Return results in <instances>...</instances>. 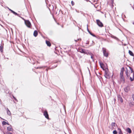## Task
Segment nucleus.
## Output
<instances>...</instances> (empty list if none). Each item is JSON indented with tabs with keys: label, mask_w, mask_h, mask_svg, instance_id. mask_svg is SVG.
<instances>
[{
	"label": "nucleus",
	"mask_w": 134,
	"mask_h": 134,
	"mask_svg": "<svg viewBox=\"0 0 134 134\" xmlns=\"http://www.w3.org/2000/svg\"><path fill=\"white\" fill-rule=\"evenodd\" d=\"M7 8L8 9H9V10L11 12H12V11H13V10L12 9H10V8H9L8 7H7Z\"/></svg>",
	"instance_id": "c9c22d12"
},
{
	"label": "nucleus",
	"mask_w": 134,
	"mask_h": 134,
	"mask_svg": "<svg viewBox=\"0 0 134 134\" xmlns=\"http://www.w3.org/2000/svg\"><path fill=\"white\" fill-rule=\"evenodd\" d=\"M48 68H47V69H46V71H47H47H48Z\"/></svg>",
	"instance_id": "79ce46f5"
},
{
	"label": "nucleus",
	"mask_w": 134,
	"mask_h": 134,
	"mask_svg": "<svg viewBox=\"0 0 134 134\" xmlns=\"http://www.w3.org/2000/svg\"><path fill=\"white\" fill-rule=\"evenodd\" d=\"M43 115L46 118L48 119H49V115L47 110H46L44 111L43 112Z\"/></svg>",
	"instance_id": "7ed1b4c3"
},
{
	"label": "nucleus",
	"mask_w": 134,
	"mask_h": 134,
	"mask_svg": "<svg viewBox=\"0 0 134 134\" xmlns=\"http://www.w3.org/2000/svg\"><path fill=\"white\" fill-rule=\"evenodd\" d=\"M133 24L134 25V22L133 23Z\"/></svg>",
	"instance_id": "13d9d810"
},
{
	"label": "nucleus",
	"mask_w": 134,
	"mask_h": 134,
	"mask_svg": "<svg viewBox=\"0 0 134 134\" xmlns=\"http://www.w3.org/2000/svg\"><path fill=\"white\" fill-rule=\"evenodd\" d=\"M129 53L130 55L132 56H134V54L131 51L129 50Z\"/></svg>",
	"instance_id": "aec40b11"
},
{
	"label": "nucleus",
	"mask_w": 134,
	"mask_h": 134,
	"mask_svg": "<svg viewBox=\"0 0 134 134\" xmlns=\"http://www.w3.org/2000/svg\"><path fill=\"white\" fill-rule=\"evenodd\" d=\"M104 70L105 71V74L104 76L105 78H108V77L109 76V75L108 74V69L107 68H106L104 69Z\"/></svg>",
	"instance_id": "423d86ee"
},
{
	"label": "nucleus",
	"mask_w": 134,
	"mask_h": 134,
	"mask_svg": "<svg viewBox=\"0 0 134 134\" xmlns=\"http://www.w3.org/2000/svg\"><path fill=\"white\" fill-rule=\"evenodd\" d=\"M118 130H119V131L118 132V133H121L122 132V131L121 130V129L120 128H118Z\"/></svg>",
	"instance_id": "cd10ccee"
},
{
	"label": "nucleus",
	"mask_w": 134,
	"mask_h": 134,
	"mask_svg": "<svg viewBox=\"0 0 134 134\" xmlns=\"http://www.w3.org/2000/svg\"><path fill=\"white\" fill-rule=\"evenodd\" d=\"M128 67H129L130 70H131V73H132V72L133 73V72H134L133 69L130 66H128Z\"/></svg>",
	"instance_id": "393cba45"
},
{
	"label": "nucleus",
	"mask_w": 134,
	"mask_h": 134,
	"mask_svg": "<svg viewBox=\"0 0 134 134\" xmlns=\"http://www.w3.org/2000/svg\"><path fill=\"white\" fill-rule=\"evenodd\" d=\"M78 51L82 53H83L84 54L86 53V50L84 49L81 48L79 50V51Z\"/></svg>",
	"instance_id": "9d476101"
},
{
	"label": "nucleus",
	"mask_w": 134,
	"mask_h": 134,
	"mask_svg": "<svg viewBox=\"0 0 134 134\" xmlns=\"http://www.w3.org/2000/svg\"><path fill=\"white\" fill-rule=\"evenodd\" d=\"M2 40L1 43H2Z\"/></svg>",
	"instance_id": "680f3d73"
},
{
	"label": "nucleus",
	"mask_w": 134,
	"mask_h": 134,
	"mask_svg": "<svg viewBox=\"0 0 134 134\" xmlns=\"http://www.w3.org/2000/svg\"><path fill=\"white\" fill-rule=\"evenodd\" d=\"M7 130L9 131H11L13 130V129L12 128L11 126L10 125V126H8L7 127Z\"/></svg>",
	"instance_id": "f3484780"
},
{
	"label": "nucleus",
	"mask_w": 134,
	"mask_h": 134,
	"mask_svg": "<svg viewBox=\"0 0 134 134\" xmlns=\"http://www.w3.org/2000/svg\"><path fill=\"white\" fill-rule=\"evenodd\" d=\"M59 12H61L62 14H63V12L61 10H60Z\"/></svg>",
	"instance_id": "c03bdc74"
},
{
	"label": "nucleus",
	"mask_w": 134,
	"mask_h": 134,
	"mask_svg": "<svg viewBox=\"0 0 134 134\" xmlns=\"http://www.w3.org/2000/svg\"><path fill=\"white\" fill-rule=\"evenodd\" d=\"M85 0L87 2H88V1L90 2V1H89V0Z\"/></svg>",
	"instance_id": "09e8293b"
},
{
	"label": "nucleus",
	"mask_w": 134,
	"mask_h": 134,
	"mask_svg": "<svg viewBox=\"0 0 134 134\" xmlns=\"http://www.w3.org/2000/svg\"><path fill=\"white\" fill-rule=\"evenodd\" d=\"M25 23L26 26L29 28H31V24L30 21L29 20L24 19Z\"/></svg>",
	"instance_id": "f257e3e1"
},
{
	"label": "nucleus",
	"mask_w": 134,
	"mask_h": 134,
	"mask_svg": "<svg viewBox=\"0 0 134 134\" xmlns=\"http://www.w3.org/2000/svg\"><path fill=\"white\" fill-rule=\"evenodd\" d=\"M89 43V41H87V43H86V44H88Z\"/></svg>",
	"instance_id": "4c0bfd02"
},
{
	"label": "nucleus",
	"mask_w": 134,
	"mask_h": 134,
	"mask_svg": "<svg viewBox=\"0 0 134 134\" xmlns=\"http://www.w3.org/2000/svg\"><path fill=\"white\" fill-rule=\"evenodd\" d=\"M86 53H85L86 54H87V55H92L93 54L91 52H87L86 51Z\"/></svg>",
	"instance_id": "b1692460"
},
{
	"label": "nucleus",
	"mask_w": 134,
	"mask_h": 134,
	"mask_svg": "<svg viewBox=\"0 0 134 134\" xmlns=\"http://www.w3.org/2000/svg\"><path fill=\"white\" fill-rule=\"evenodd\" d=\"M87 30L88 32L90 34V35L92 36H93L96 37V38L97 39H99V37H97L93 33H92L91 31H90L89 30L88 27V25H87Z\"/></svg>",
	"instance_id": "39448f33"
},
{
	"label": "nucleus",
	"mask_w": 134,
	"mask_h": 134,
	"mask_svg": "<svg viewBox=\"0 0 134 134\" xmlns=\"http://www.w3.org/2000/svg\"><path fill=\"white\" fill-rule=\"evenodd\" d=\"M111 37H112V38H114L115 39H116V40H118V38L117 37H116L115 36L113 35H111Z\"/></svg>",
	"instance_id": "a878e982"
},
{
	"label": "nucleus",
	"mask_w": 134,
	"mask_h": 134,
	"mask_svg": "<svg viewBox=\"0 0 134 134\" xmlns=\"http://www.w3.org/2000/svg\"><path fill=\"white\" fill-rule=\"evenodd\" d=\"M38 35V32L37 30H35L34 32L33 35L35 37H36Z\"/></svg>",
	"instance_id": "4468645a"
},
{
	"label": "nucleus",
	"mask_w": 134,
	"mask_h": 134,
	"mask_svg": "<svg viewBox=\"0 0 134 134\" xmlns=\"http://www.w3.org/2000/svg\"><path fill=\"white\" fill-rule=\"evenodd\" d=\"M99 74L100 75H101V74L99 72Z\"/></svg>",
	"instance_id": "5fc2aeb1"
},
{
	"label": "nucleus",
	"mask_w": 134,
	"mask_h": 134,
	"mask_svg": "<svg viewBox=\"0 0 134 134\" xmlns=\"http://www.w3.org/2000/svg\"><path fill=\"white\" fill-rule=\"evenodd\" d=\"M71 4L72 6H73L74 5V3L73 1H71Z\"/></svg>",
	"instance_id": "473e14b6"
},
{
	"label": "nucleus",
	"mask_w": 134,
	"mask_h": 134,
	"mask_svg": "<svg viewBox=\"0 0 134 134\" xmlns=\"http://www.w3.org/2000/svg\"><path fill=\"white\" fill-rule=\"evenodd\" d=\"M80 12L81 13V14H82L83 16H85V13H84L83 12L80 11Z\"/></svg>",
	"instance_id": "2f4dec72"
},
{
	"label": "nucleus",
	"mask_w": 134,
	"mask_h": 134,
	"mask_svg": "<svg viewBox=\"0 0 134 134\" xmlns=\"http://www.w3.org/2000/svg\"><path fill=\"white\" fill-rule=\"evenodd\" d=\"M96 21L97 24L100 27H102L103 26V24L100 20L97 19L96 20Z\"/></svg>",
	"instance_id": "20e7f679"
},
{
	"label": "nucleus",
	"mask_w": 134,
	"mask_h": 134,
	"mask_svg": "<svg viewBox=\"0 0 134 134\" xmlns=\"http://www.w3.org/2000/svg\"><path fill=\"white\" fill-rule=\"evenodd\" d=\"M120 81L122 82L123 81V83H125V80L124 77L123 76V75H120Z\"/></svg>",
	"instance_id": "6e6552de"
},
{
	"label": "nucleus",
	"mask_w": 134,
	"mask_h": 134,
	"mask_svg": "<svg viewBox=\"0 0 134 134\" xmlns=\"http://www.w3.org/2000/svg\"><path fill=\"white\" fill-rule=\"evenodd\" d=\"M87 68H88V70H89V72H90V70H89V69L88 68V67Z\"/></svg>",
	"instance_id": "4d7b16f0"
},
{
	"label": "nucleus",
	"mask_w": 134,
	"mask_h": 134,
	"mask_svg": "<svg viewBox=\"0 0 134 134\" xmlns=\"http://www.w3.org/2000/svg\"><path fill=\"white\" fill-rule=\"evenodd\" d=\"M36 69H39V67H37V68H36Z\"/></svg>",
	"instance_id": "603ef678"
},
{
	"label": "nucleus",
	"mask_w": 134,
	"mask_h": 134,
	"mask_svg": "<svg viewBox=\"0 0 134 134\" xmlns=\"http://www.w3.org/2000/svg\"><path fill=\"white\" fill-rule=\"evenodd\" d=\"M99 78H102V77L100 76H99Z\"/></svg>",
	"instance_id": "8fccbe9b"
},
{
	"label": "nucleus",
	"mask_w": 134,
	"mask_h": 134,
	"mask_svg": "<svg viewBox=\"0 0 134 134\" xmlns=\"http://www.w3.org/2000/svg\"><path fill=\"white\" fill-rule=\"evenodd\" d=\"M130 90V88L128 86H127L124 88V91L126 93H128Z\"/></svg>",
	"instance_id": "1a4fd4ad"
},
{
	"label": "nucleus",
	"mask_w": 134,
	"mask_h": 134,
	"mask_svg": "<svg viewBox=\"0 0 134 134\" xmlns=\"http://www.w3.org/2000/svg\"><path fill=\"white\" fill-rule=\"evenodd\" d=\"M102 49L104 56L106 57H108L109 53L107 52L106 48H103Z\"/></svg>",
	"instance_id": "f03ea898"
},
{
	"label": "nucleus",
	"mask_w": 134,
	"mask_h": 134,
	"mask_svg": "<svg viewBox=\"0 0 134 134\" xmlns=\"http://www.w3.org/2000/svg\"><path fill=\"white\" fill-rule=\"evenodd\" d=\"M132 97L134 101V94H132Z\"/></svg>",
	"instance_id": "e433bc0d"
},
{
	"label": "nucleus",
	"mask_w": 134,
	"mask_h": 134,
	"mask_svg": "<svg viewBox=\"0 0 134 134\" xmlns=\"http://www.w3.org/2000/svg\"><path fill=\"white\" fill-rule=\"evenodd\" d=\"M13 97L14 99V100H15V101H16V102H18V100L16 98L13 96Z\"/></svg>",
	"instance_id": "c756f323"
},
{
	"label": "nucleus",
	"mask_w": 134,
	"mask_h": 134,
	"mask_svg": "<svg viewBox=\"0 0 134 134\" xmlns=\"http://www.w3.org/2000/svg\"><path fill=\"white\" fill-rule=\"evenodd\" d=\"M112 127V130H113L114 129H115V128H114V127Z\"/></svg>",
	"instance_id": "de8ad7c7"
},
{
	"label": "nucleus",
	"mask_w": 134,
	"mask_h": 134,
	"mask_svg": "<svg viewBox=\"0 0 134 134\" xmlns=\"http://www.w3.org/2000/svg\"><path fill=\"white\" fill-rule=\"evenodd\" d=\"M75 41L76 42L77 41H78L77 40H75Z\"/></svg>",
	"instance_id": "3c124183"
},
{
	"label": "nucleus",
	"mask_w": 134,
	"mask_h": 134,
	"mask_svg": "<svg viewBox=\"0 0 134 134\" xmlns=\"http://www.w3.org/2000/svg\"><path fill=\"white\" fill-rule=\"evenodd\" d=\"M43 66H40V67H39V69H41L42 68H43Z\"/></svg>",
	"instance_id": "37998d69"
},
{
	"label": "nucleus",
	"mask_w": 134,
	"mask_h": 134,
	"mask_svg": "<svg viewBox=\"0 0 134 134\" xmlns=\"http://www.w3.org/2000/svg\"><path fill=\"white\" fill-rule=\"evenodd\" d=\"M7 114L9 115H10L11 114V112L8 108H7Z\"/></svg>",
	"instance_id": "4be33fe9"
},
{
	"label": "nucleus",
	"mask_w": 134,
	"mask_h": 134,
	"mask_svg": "<svg viewBox=\"0 0 134 134\" xmlns=\"http://www.w3.org/2000/svg\"><path fill=\"white\" fill-rule=\"evenodd\" d=\"M36 69H39V67H37V68H36Z\"/></svg>",
	"instance_id": "864d4df0"
},
{
	"label": "nucleus",
	"mask_w": 134,
	"mask_h": 134,
	"mask_svg": "<svg viewBox=\"0 0 134 134\" xmlns=\"http://www.w3.org/2000/svg\"><path fill=\"white\" fill-rule=\"evenodd\" d=\"M129 76L130 75H129L126 76H127V77H126V78L127 79L128 78H129Z\"/></svg>",
	"instance_id": "ea45409f"
},
{
	"label": "nucleus",
	"mask_w": 134,
	"mask_h": 134,
	"mask_svg": "<svg viewBox=\"0 0 134 134\" xmlns=\"http://www.w3.org/2000/svg\"><path fill=\"white\" fill-rule=\"evenodd\" d=\"M124 67H122L121 69L120 72V75H123L124 72Z\"/></svg>",
	"instance_id": "2eb2a0df"
},
{
	"label": "nucleus",
	"mask_w": 134,
	"mask_h": 134,
	"mask_svg": "<svg viewBox=\"0 0 134 134\" xmlns=\"http://www.w3.org/2000/svg\"><path fill=\"white\" fill-rule=\"evenodd\" d=\"M111 125L112 127H114L115 125L117 126V124H116V123L115 122H112L111 124Z\"/></svg>",
	"instance_id": "5701e85b"
},
{
	"label": "nucleus",
	"mask_w": 134,
	"mask_h": 134,
	"mask_svg": "<svg viewBox=\"0 0 134 134\" xmlns=\"http://www.w3.org/2000/svg\"><path fill=\"white\" fill-rule=\"evenodd\" d=\"M4 134H13V133L11 132H6V133H4Z\"/></svg>",
	"instance_id": "7c9ffc66"
},
{
	"label": "nucleus",
	"mask_w": 134,
	"mask_h": 134,
	"mask_svg": "<svg viewBox=\"0 0 134 134\" xmlns=\"http://www.w3.org/2000/svg\"><path fill=\"white\" fill-rule=\"evenodd\" d=\"M126 74V76L129 75L128 74Z\"/></svg>",
	"instance_id": "6e6d98bb"
},
{
	"label": "nucleus",
	"mask_w": 134,
	"mask_h": 134,
	"mask_svg": "<svg viewBox=\"0 0 134 134\" xmlns=\"http://www.w3.org/2000/svg\"><path fill=\"white\" fill-rule=\"evenodd\" d=\"M20 17L22 19H23V20H24V19H24L23 18H22L21 17V16H20V17Z\"/></svg>",
	"instance_id": "a18cd8bd"
},
{
	"label": "nucleus",
	"mask_w": 134,
	"mask_h": 134,
	"mask_svg": "<svg viewBox=\"0 0 134 134\" xmlns=\"http://www.w3.org/2000/svg\"><path fill=\"white\" fill-rule=\"evenodd\" d=\"M75 11L77 13H79L80 12L79 10H77L76 9H75Z\"/></svg>",
	"instance_id": "a19ab883"
},
{
	"label": "nucleus",
	"mask_w": 134,
	"mask_h": 134,
	"mask_svg": "<svg viewBox=\"0 0 134 134\" xmlns=\"http://www.w3.org/2000/svg\"><path fill=\"white\" fill-rule=\"evenodd\" d=\"M46 43L47 45L49 47H50L51 46V44L50 42L46 40Z\"/></svg>",
	"instance_id": "ddd939ff"
},
{
	"label": "nucleus",
	"mask_w": 134,
	"mask_h": 134,
	"mask_svg": "<svg viewBox=\"0 0 134 134\" xmlns=\"http://www.w3.org/2000/svg\"><path fill=\"white\" fill-rule=\"evenodd\" d=\"M2 123L3 125H5L7 124L8 125H9V124L8 122H6L4 121H3L2 122Z\"/></svg>",
	"instance_id": "6ab92c4d"
},
{
	"label": "nucleus",
	"mask_w": 134,
	"mask_h": 134,
	"mask_svg": "<svg viewBox=\"0 0 134 134\" xmlns=\"http://www.w3.org/2000/svg\"><path fill=\"white\" fill-rule=\"evenodd\" d=\"M117 97L118 100H119L121 103L123 102V100L120 94L118 95Z\"/></svg>",
	"instance_id": "0eeeda50"
},
{
	"label": "nucleus",
	"mask_w": 134,
	"mask_h": 134,
	"mask_svg": "<svg viewBox=\"0 0 134 134\" xmlns=\"http://www.w3.org/2000/svg\"><path fill=\"white\" fill-rule=\"evenodd\" d=\"M113 134H117L118 132L116 130H114L113 131Z\"/></svg>",
	"instance_id": "bb28decb"
},
{
	"label": "nucleus",
	"mask_w": 134,
	"mask_h": 134,
	"mask_svg": "<svg viewBox=\"0 0 134 134\" xmlns=\"http://www.w3.org/2000/svg\"><path fill=\"white\" fill-rule=\"evenodd\" d=\"M91 58L93 59V62H94V60L93 59V56H94V55L93 54H92V55H91Z\"/></svg>",
	"instance_id": "c85d7f7f"
},
{
	"label": "nucleus",
	"mask_w": 134,
	"mask_h": 134,
	"mask_svg": "<svg viewBox=\"0 0 134 134\" xmlns=\"http://www.w3.org/2000/svg\"><path fill=\"white\" fill-rule=\"evenodd\" d=\"M130 79L131 81H133L134 80V72H133V77L132 78L131 77H130Z\"/></svg>",
	"instance_id": "412c9836"
},
{
	"label": "nucleus",
	"mask_w": 134,
	"mask_h": 134,
	"mask_svg": "<svg viewBox=\"0 0 134 134\" xmlns=\"http://www.w3.org/2000/svg\"><path fill=\"white\" fill-rule=\"evenodd\" d=\"M114 0H111V3L112 4H113L114 3Z\"/></svg>",
	"instance_id": "f704fd0d"
},
{
	"label": "nucleus",
	"mask_w": 134,
	"mask_h": 134,
	"mask_svg": "<svg viewBox=\"0 0 134 134\" xmlns=\"http://www.w3.org/2000/svg\"><path fill=\"white\" fill-rule=\"evenodd\" d=\"M11 13H13V14L15 15H17L18 16L20 17V16L19 14L15 12H14V11L13 10Z\"/></svg>",
	"instance_id": "a211bd4d"
},
{
	"label": "nucleus",
	"mask_w": 134,
	"mask_h": 134,
	"mask_svg": "<svg viewBox=\"0 0 134 134\" xmlns=\"http://www.w3.org/2000/svg\"><path fill=\"white\" fill-rule=\"evenodd\" d=\"M126 71H125V74H128V71H127V69L126 68Z\"/></svg>",
	"instance_id": "72a5a7b5"
},
{
	"label": "nucleus",
	"mask_w": 134,
	"mask_h": 134,
	"mask_svg": "<svg viewBox=\"0 0 134 134\" xmlns=\"http://www.w3.org/2000/svg\"><path fill=\"white\" fill-rule=\"evenodd\" d=\"M126 131L129 133H131L132 132L131 129L129 127H127L126 128Z\"/></svg>",
	"instance_id": "dca6fc26"
},
{
	"label": "nucleus",
	"mask_w": 134,
	"mask_h": 134,
	"mask_svg": "<svg viewBox=\"0 0 134 134\" xmlns=\"http://www.w3.org/2000/svg\"><path fill=\"white\" fill-rule=\"evenodd\" d=\"M3 45L4 43H3L2 44H1L0 46V51L1 52H3Z\"/></svg>",
	"instance_id": "f8f14e48"
},
{
	"label": "nucleus",
	"mask_w": 134,
	"mask_h": 134,
	"mask_svg": "<svg viewBox=\"0 0 134 134\" xmlns=\"http://www.w3.org/2000/svg\"><path fill=\"white\" fill-rule=\"evenodd\" d=\"M114 100L115 101L116 99H114Z\"/></svg>",
	"instance_id": "bf43d9fd"
},
{
	"label": "nucleus",
	"mask_w": 134,
	"mask_h": 134,
	"mask_svg": "<svg viewBox=\"0 0 134 134\" xmlns=\"http://www.w3.org/2000/svg\"><path fill=\"white\" fill-rule=\"evenodd\" d=\"M92 42H93H93H94L93 41H92Z\"/></svg>",
	"instance_id": "052dcab7"
},
{
	"label": "nucleus",
	"mask_w": 134,
	"mask_h": 134,
	"mask_svg": "<svg viewBox=\"0 0 134 134\" xmlns=\"http://www.w3.org/2000/svg\"><path fill=\"white\" fill-rule=\"evenodd\" d=\"M99 63L100 68H102L103 70H104V64L101 61H99Z\"/></svg>",
	"instance_id": "9b49d317"
},
{
	"label": "nucleus",
	"mask_w": 134,
	"mask_h": 134,
	"mask_svg": "<svg viewBox=\"0 0 134 134\" xmlns=\"http://www.w3.org/2000/svg\"><path fill=\"white\" fill-rule=\"evenodd\" d=\"M78 41H81V38H78L77 39Z\"/></svg>",
	"instance_id": "58836bf2"
},
{
	"label": "nucleus",
	"mask_w": 134,
	"mask_h": 134,
	"mask_svg": "<svg viewBox=\"0 0 134 134\" xmlns=\"http://www.w3.org/2000/svg\"><path fill=\"white\" fill-rule=\"evenodd\" d=\"M118 134H123V133H122V132L121 133H118Z\"/></svg>",
	"instance_id": "49530a36"
}]
</instances>
